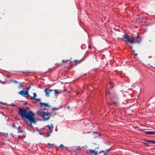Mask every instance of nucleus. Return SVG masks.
Returning a JSON list of instances; mask_svg holds the SVG:
<instances>
[{
	"instance_id": "f257e3e1",
	"label": "nucleus",
	"mask_w": 155,
	"mask_h": 155,
	"mask_svg": "<svg viewBox=\"0 0 155 155\" xmlns=\"http://www.w3.org/2000/svg\"><path fill=\"white\" fill-rule=\"evenodd\" d=\"M18 110V113L21 117L29 121L28 125H31L32 124H35L36 123L37 120L34 118L35 114L31 111L27 112L26 109H23L21 108H19Z\"/></svg>"
},
{
	"instance_id": "f03ea898",
	"label": "nucleus",
	"mask_w": 155,
	"mask_h": 155,
	"mask_svg": "<svg viewBox=\"0 0 155 155\" xmlns=\"http://www.w3.org/2000/svg\"><path fill=\"white\" fill-rule=\"evenodd\" d=\"M38 115L42 117L45 120H48L50 117L51 114L48 112H45L41 109H38L37 111Z\"/></svg>"
},
{
	"instance_id": "7ed1b4c3",
	"label": "nucleus",
	"mask_w": 155,
	"mask_h": 155,
	"mask_svg": "<svg viewBox=\"0 0 155 155\" xmlns=\"http://www.w3.org/2000/svg\"><path fill=\"white\" fill-rule=\"evenodd\" d=\"M124 38H123V41H127L130 43H135L134 41V38H133L132 37L130 38L129 36L126 34L124 35Z\"/></svg>"
},
{
	"instance_id": "20e7f679",
	"label": "nucleus",
	"mask_w": 155,
	"mask_h": 155,
	"mask_svg": "<svg viewBox=\"0 0 155 155\" xmlns=\"http://www.w3.org/2000/svg\"><path fill=\"white\" fill-rule=\"evenodd\" d=\"M18 93L22 96H26V98H28L30 96L28 92L27 91H25L24 89L19 92Z\"/></svg>"
},
{
	"instance_id": "39448f33",
	"label": "nucleus",
	"mask_w": 155,
	"mask_h": 155,
	"mask_svg": "<svg viewBox=\"0 0 155 155\" xmlns=\"http://www.w3.org/2000/svg\"><path fill=\"white\" fill-rule=\"evenodd\" d=\"M139 34L138 33L137 36L134 38V41L137 43L140 44L141 42V38L139 35Z\"/></svg>"
},
{
	"instance_id": "423d86ee",
	"label": "nucleus",
	"mask_w": 155,
	"mask_h": 155,
	"mask_svg": "<svg viewBox=\"0 0 155 155\" xmlns=\"http://www.w3.org/2000/svg\"><path fill=\"white\" fill-rule=\"evenodd\" d=\"M44 91L45 92V96L47 97H49L50 96V93L52 92L53 90L46 88L44 90Z\"/></svg>"
},
{
	"instance_id": "0eeeda50",
	"label": "nucleus",
	"mask_w": 155,
	"mask_h": 155,
	"mask_svg": "<svg viewBox=\"0 0 155 155\" xmlns=\"http://www.w3.org/2000/svg\"><path fill=\"white\" fill-rule=\"evenodd\" d=\"M143 132L147 135H154L155 134V131H144Z\"/></svg>"
},
{
	"instance_id": "6e6552de",
	"label": "nucleus",
	"mask_w": 155,
	"mask_h": 155,
	"mask_svg": "<svg viewBox=\"0 0 155 155\" xmlns=\"http://www.w3.org/2000/svg\"><path fill=\"white\" fill-rule=\"evenodd\" d=\"M39 104H40V105L41 107L43 105L45 106V107H52V106H50L49 105L48 103H43L41 102Z\"/></svg>"
},
{
	"instance_id": "1a4fd4ad",
	"label": "nucleus",
	"mask_w": 155,
	"mask_h": 155,
	"mask_svg": "<svg viewBox=\"0 0 155 155\" xmlns=\"http://www.w3.org/2000/svg\"><path fill=\"white\" fill-rule=\"evenodd\" d=\"M90 153L91 154H94V155H97L98 154V151H96L95 150H92V149L89 150Z\"/></svg>"
},
{
	"instance_id": "9d476101",
	"label": "nucleus",
	"mask_w": 155,
	"mask_h": 155,
	"mask_svg": "<svg viewBox=\"0 0 155 155\" xmlns=\"http://www.w3.org/2000/svg\"><path fill=\"white\" fill-rule=\"evenodd\" d=\"M111 148V147H110L109 148L107 149L106 150V153L105 151L103 150H102V153H104L103 155H109V151L110 150V149Z\"/></svg>"
},
{
	"instance_id": "9b49d317",
	"label": "nucleus",
	"mask_w": 155,
	"mask_h": 155,
	"mask_svg": "<svg viewBox=\"0 0 155 155\" xmlns=\"http://www.w3.org/2000/svg\"><path fill=\"white\" fill-rule=\"evenodd\" d=\"M47 127L48 128H49L50 130L51 131L53 128V124H50V125H48L47 126Z\"/></svg>"
},
{
	"instance_id": "f8f14e48",
	"label": "nucleus",
	"mask_w": 155,
	"mask_h": 155,
	"mask_svg": "<svg viewBox=\"0 0 155 155\" xmlns=\"http://www.w3.org/2000/svg\"><path fill=\"white\" fill-rule=\"evenodd\" d=\"M143 140L145 142H150L151 143H152L155 144V140Z\"/></svg>"
},
{
	"instance_id": "ddd939ff",
	"label": "nucleus",
	"mask_w": 155,
	"mask_h": 155,
	"mask_svg": "<svg viewBox=\"0 0 155 155\" xmlns=\"http://www.w3.org/2000/svg\"><path fill=\"white\" fill-rule=\"evenodd\" d=\"M18 137V138L19 139L21 140L22 141L24 142L25 143H27V141H25L24 140V139L25 138L24 137H22V136H17Z\"/></svg>"
},
{
	"instance_id": "4468645a",
	"label": "nucleus",
	"mask_w": 155,
	"mask_h": 155,
	"mask_svg": "<svg viewBox=\"0 0 155 155\" xmlns=\"http://www.w3.org/2000/svg\"><path fill=\"white\" fill-rule=\"evenodd\" d=\"M53 91H54V94L55 95L59 94L61 93L60 92L58 91L57 90H53Z\"/></svg>"
},
{
	"instance_id": "2eb2a0df",
	"label": "nucleus",
	"mask_w": 155,
	"mask_h": 155,
	"mask_svg": "<svg viewBox=\"0 0 155 155\" xmlns=\"http://www.w3.org/2000/svg\"><path fill=\"white\" fill-rule=\"evenodd\" d=\"M93 135H98L99 136H101V134L97 132H93L92 134Z\"/></svg>"
},
{
	"instance_id": "dca6fc26",
	"label": "nucleus",
	"mask_w": 155,
	"mask_h": 155,
	"mask_svg": "<svg viewBox=\"0 0 155 155\" xmlns=\"http://www.w3.org/2000/svg\"><path fill=\"white\" fill-rule=\"evenodd\" d=\"M18 84L19 85L18 86V87L20 89H22L23 87V85L21 84V83H19Z\"/></svg>"
},
{
	"instance_id": "f3484780",
	"label": "nucleus",
	"mask_w": 155,
	"mask_h": 155,
	"mask_svg": "<svg viewBox=\"0 0 155 155\" xmlns=\"http://www.w3.org/2000/svg\"><path fill=\"white\" fill-rule=\"evenodd\" d=\"M143 143L144 144H145V145H147L148 146H151V145L150 144V143L147 142H143Z\"/></svg>"
},
{
	"instance_id": "a211bd4d",
	"label": "nucleus",
	"mask_w": 155,
	"mask_h": 155,
	"mask_svg": "<svg viewBox=\"0 0 155 155\" xmlns=\"http://www.w3.org/2000/svg\"><path fill=\"white\" fill-rule=\"evenodd\" d=\"M74 62L75 63H76V65H77L78 64L80 63V62L78 60H74Z\"/></svg>"
},
{
	"instance_id": "6ab92c4d",
	"label": "nucleus",
	"mask_w": 155,
	"mask_h": 155,
	"mask_svg": "<svg viewBox=\"0 0 155 155\" xmlns=\"http://www.w3.org/2000/svg\"><path fill=\"white\" fill-rule=\"evenodd\" d=\"M12 82L15 84H19V82H18V81H16L15 80L12 81Z\"/></svg>"
},
{
	"instance_id": "aec40b11",
	"label": "nucleus",
	"mask_w": 155,
	"mask_h": 155,
	"mask_svg": "<svg viewBox=\"0 0 155 155\" xmlns=\"http://www.w3.org/2000/svg\"><path fill=\"white\" fill-rule=\"evenodd\" d=\"M68 60H63L62 61V62L63 63H67V62H68Z\"/></svg>"
},
{
	"instance_id": "412c9836",
	"label": "nucleus",
	"mask_w": 155,
	"mask_h": 155,
	"mask_svg": "<svg viewBox=\"0 0 155 155\" xmlns=\"http://www.w3.org/2000/svg\"><path fill=\"white\" fill-rule=\"evenodd\" d=\"M59 147L62 148H63L64 147V146L62 144H61L59 146Z\"/></svg>"
},
{
	"instance_id": "4be33fe9",
	"label": "nucleus",
	"mask_w": 155,
	"mask_h": 155,
	"mask_svg": "<svg viewBox=\"0 0 155 155\" xmlns=\"http://www.w3.org/2000/svg\"><path fill=\"white\" fill-rule=\"evenodd\" d=\"M33 97H34V98H35V97H36L37 96V95H36V93H33Z\"/></svg>"
},
{
	"instance_id": "5701e85b",
	"label": "nucleus",
	"mask_w": 155,
	"mask_h": 155,
	"mask_svg": "<svg viewBox=\"0 0 155 155\" xmlns=\"http://www.w3.org/2000/svg\"><path fill=\"white\" fill-rule=\"evenodd\" d=\"M35 101H41V100L39 98H35Z\"/></svg>"
},
{
	"instance_id": "b1692460",
	"label": "nucleus",
	"mask_w": 155,
	"mask_h": 155,
	"mask_svg": "<svg viewBox=\"0 0 155 155\" xmlns=\"http://www.w3.org/2000/svg\"><path fill=\"white\" fill-rule=\"evenodd\" d=\"M58 110V108H56L55 107H53L52 108V110L55 111V110Z\"/></svg>"
},
{
	"instance_id": "393cba45",
	"label": "nucleus",
	"mask_w": 155,
	"mask_h": 155,
	"mask_svg": "<svg viewBox=\"0 0 155 155\" xmlns=\"http://www.w3.org/2000/svg\"><path fill=\"white\" fill-rule=\"evenodd\" d=\"M4 144V143L0 140V145H2Z\"/></svg>"
},
{
	"instance_id": "a878e982",
	"label": "nucleus",
	"mask_w": 155,
	"mask_h": 155,
	"mask_svg": "<svg viewBox=\"0 0 155 155\" xmlns=\"http://www.w3.org/2000/svg\"><path fill=\"white\" fill-rule=\"evenodd\" d=\"M48 145H51V146H53V145H54V144H53V143H51H51H48Z\"/></svg>"
},
{
	"instance_id": "bb28decb",
	"label": "nucleus",
	"mask_w": 155,
	"mask_h": 155,
	"mask_svg": "<svg viewBox=\"0 0 155 155\" xmlns=\"http://www.w3.org/2000/svg\"><path fill=\"white\" fill-rule=\"evenodd\" d=\"M150 24H146V25H145V26L146 27H147V26H150Z\"/></svg>"
},
{
	"instance_id": "cd10ccee",
	"label": "nucleus",
	"mask_w": 155,
	"mask_h": 155,
	"mask_svg": "<svg viewBox=\"0 0 155 155\" xmlns=\"http://www.w3.org/2000/svg\"><path fill=\"white\" fill-rule=\"evenodd\" d=\"M141 19L140 18H137L136 19V20L137 21H139L140 19Z\"/></svg>"
},
{
	"instance_id": "c85d7f7f",
	"label": "nucleus",
	"mask_w": 155,
	"mask_h": 155,
	"mask_svg": "<svg viewBox=\"0 0 155 155\" xmlns=\"http://www.w3.org/2000/svg\"><path fill=\"white\" fill-rule=\"evenodd\" d=\"M25 133V132L23 131H19V133Z\"/></svg>"
},
{
	"instance_id": "c756f323",
	"label": "nucleus",
	"mask_w": 155,
	"mask_h": 155,
	"mask_svg": "<svg viewBox=\"0 0 155 155\" xmlns=\"http://www.w3.org/2000/svg\"><path fill=\"white\" fill-rule=\"evenodd\" d=\"M35 98L34 97H31V98H30V99H31V100H32L33 99H34L35 100Z\"/></svg>"
},
{
	"instance_id": "7c9ffc66",
	"label": "nucleus",
	"mask_w": 155,
	"mask_h": 155,
	"mask_svg": "<svg viewBox=\"0 0 155 155\" xmlns=\"http://www.w3.org/2000/svg\"><path fill=\"white\" fill-rule=\"evenodd\" d=\"M13 126L14 127H15V128H17V127H15V124H13Z\"/></svg>"
},
{
	"instance_id": "2f4dec72",
	"label": "nucleus",
	"mask_w": 155,
	"mask_h": 155,
	"mask_svg": "<svg viewBox=\"0 0 155 155\" xmlns=\"http://www.w3.org/2000/svg\"><path fill=\"white\" fill-rule=\"evenodd\" d=\"M80 148V146H78L77 147V150H78Z\"/></svg>"
},
{
	"instance_id": "473e14b6",
	"label": "nucleus",
	"mask_w": 155,
	"mask_h": 155,
	"mask_svg": "<svg viewBox=\"0 0 155 155\" xmlns=\"http://www.w3.org/2000/svg\"><path fill=\"white\" fill-rule=\"evenodd\" d=\"M57 64V66H56V67H55V68H54V69H54V70L55 69V68L56 67H57V66H58L59 65H58V64Z\"/></svg>"
},
{
	"instance_id": "72a5a7b5",
	"label": "nucleus",
	"mask_w": 155,
	"mask_h": 155,
	"mask_svg": "<svg viewBox=\"0 0 155 155\" xmlns=\"http://www.w3.org/2000/svg\"><path fill=\"white\" fill-rule=\"evenodd\" d=\"M88 48H91V45H89V46H88Z\"/></svg>"
},
{
	"instance_id": "f704fd0d",
	"label": "nucleus",
	"mask_w": 155,
	"mask_h": 155,
	"mask_svg": "<svg viewBox=\"0 0 155 155\" xmlns=\"http://www.w3.org/2000/svg\"><path fill=\"white\" fill-rule=\"evenodd\" d=\"M28 104V103L27 102H26L25 103V104Z\"/></svg>"
},
{
	"instance_id": "c9c22d12",
	"label": "nucleus",
	"mask_w": 155,
	"mask_h": 155,
	"mask_svg": "<svg viewBox=\"0 0 155 155\" xmlns=\"http://www.w3.org/2000/svg\"><path fill=\"white\" fill-rule=\"evenodd\" d=\"M69 106L67 107V109H69Z\"/></svg>"
},
{
	"instance_id": "e433bc0d",
	"label": "nucleus",
	"mask_w": 155,
	"mask_h": 155,
	"mask_svg": "<svg viewBox=\"0 0 155 155\" xmlns=\"http://www.w3.org/2000/svg\"><path fill=\"white\" fill-rule=\"evenodd\" d=\"M4 134H3V133L2 134L1 133H0V135H4Z\"/></svg>"
},
{
	"instance_id": "4c0bfd02",
	"label": "nucleus",
	"mask_w": 155,
	"mask_h": 155,
	"mask_svg": "<svg viewBox=\"0 0 155 155\" xmlns=\"http://www.w3.org/2000/svg\"><path fill=\"white\" fill-rule=\"evenodd\" d=\"M50 134H48L46 136H49Z\"/></svg>"
},
{
	"instance_id": "58836bf2",
	"label": "nucleus",
	"mask_w": 155,
	"mask_h": 155,
	"mask_svg": "<svg viewBox=\"0 0 155 155\" xmlns=\"http://www.w3.org/2000/svg\"><path fill=\"white\" fill-rule=\"evenodd\" d=\"M132 46H130V48H132Z\"/></svg>"
},
{
	"instance_id": "ea45409f",
	"label": "nucleus",
	"mask_w": 155,
	"mask_h": 155,
	"mask_svg": "<svg viewBox=\"0 0 155 155\" xmlns=\"http://www.w3.org/2000/svg\"><path fill=\"white\" fill-rule=\"evenodd\" d=\"M29 89V88H28L27 89L26 91H28V90Z\"/></svg>"
},
{
	"instance_id": "a19ab883",
	"label": "nucleus",
	"mask_w": 155,
	"mask_h": 155,
	"mask_svg": "<svg viewBox=\"0 0 155 155\" xmlns=\"http://www.w3.org/2000/svg\"><path fill=\"white\" fill-rule=\"evenodd\" d=\"M135 55L137 56V54L136 53L135 54Z\"/></svg>"
},
{
	"instance_id": "79ce46f5",
	"label": "nucleus",
	"mask_w": 155,
	"mask_h": 155,
	"mask_svg": "<svg viewBox=\"0 0 155 155\" xmlns=\"http://www.w3.org/2000/svg\"><path fill=\"white\" fill-rule=\"evenodd\" d=\"M36 102H36V101H35V102H34V103H36Z\"/></svg>"
},
{
	"instance_id": "37998d69",
	"label": "nucleus",
	"mask_w": 155,
	"mask_h": 155,
	"mask_svg": "<svg viewBox=\"0 0 155 155\" xmlns=\"http://www.w3.org/2000/svg\"><path fill=\"white\" fill-rule=\"evenodd\" d=\"M111 83H111V82H110V83H109V84H111Z\"/></svg>"
},
{
	"instance_id": "c03bdc74",
	"label": "nucleus",
	"mask_w": 155,
	"mask_h": 155,
	"mask_svg": "<svg viewBox=\"0 0 155 155\" xmlns=\"http://www.w3.org/2000/svg\"><path fill=\"white\" fill-rule=\"evenodd\" d=\"M44 110H46V109H45H45H44Z\"/></svg>"
},
{
	"instance_id": "a18cd8bd",
	"label": "nucleus",
	"mask_w": 155,
	"mask_h": 155,
	"mask_svg": "<svg viewBox=\"0 0 155 155\" xmlns=\"http://www.w3.org/2000/svg\"><path fill=\"white\" fill-rule=\"evenodd\" d=\"M98 148V147H97L96 148L97 149V148Z\"/></svg>"
},
{
	"instance_id": "49530a36",
	"label": "nucleus",
	"mask_w": 155,
	"mask_h": 155,
	"mask_svg": "<svg viewBox=\"0 0 155 155\" xmlns=\"http://www.w3.org/2000/svg\"><path fill=\"white\" fill-rule=\"evenodd\" d=\"M61 106H60V108L61 107Z\"/></svg>"
},
{
	"instance_id": "de8ad7c7",
	"label": "nucleus",
	"mask_w": 155,
	"mask_h": 155,
	"mask_svg": "<svg viewBox=\"0 0 155 155\" xmlns=\"http://www.w3.org/2000/svg\"><path fill=\"white\" fill-rule=\"evenodd\" d=\"M46 137H48V136H45Z\"/></svg>"
}]
</instances>
